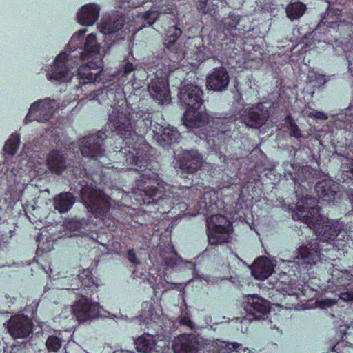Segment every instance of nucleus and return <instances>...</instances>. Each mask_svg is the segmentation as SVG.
Returning <instances> with one entry per match:
<instances>
[{
  "label": "nucleus",
  "mask_w": 353,
  "mask_h": 353,
  "mask_svg": "<svg viewBox=\"0 0 353 353\" xmlns=\"http://www.w3.org/2000/svg\"><path fill=\"white\" fill-rule=\"evenodd\" d=\"M284 121L286 124L288 129L290 131V134L291 137H295L296 139H299L302 137L301 130L299 126L296 124L293 117L291 114H288L285 119Z\"/></svg>",
  "instance_id": "obj_33"
},
{
  "label": "nucleus",
  "mask_w": 353,
  "mask_h": 353,
  "mask_svg": "<svg viewBox=\"0 0 353 353\" xmlns=\"http://www.w3.org/2000/svg\"><path fill=\"white\" fill-rule=\"evenodd\" d=\"M156 334H157L156 332ZM155 333L145 334L135 340V345L139 352L149 353L156 347Z\"/></svg>",
  "instance_id": "obj_28"
},
{
  "label": "nucleus",
  "mask_w": 353,
  "mask_h": 353,
  "mask_svg": "<svg viewBox=\"0 0 353 353\" xmlns=\"http://www.w3.org/2000/svg\"><path fill=\"white\" fill-rule=\"evenodd\" d=\"M178 190L176 194L179 196L188 201H194L201 194V191L199 192V190L192 184L190 186H182Z\"/></svg>",
  "instance_id": "obj_32"
},
{
  "label": "nucleus",
  "mask_w": 353,
  "mask_h": 353,
  "mask_svg": "<svg viewBox=\"0 0 353 353\" xmlns=\"http://www.w3.org/2000/svg\"><path fill=\"white\" fill-rule=\"evenodd\" d=\"M252 274L257 279H265L272 272L273 267L271 262L264 257L258 258L253 263Z\"/></svg>",
  "instance_id": "obj_27"
},
{
  "label": "nucleus",
  "mask_w": 353,
  "mask_h": 353,
  "mask_svg": "<svg viewBox=\"0 0 353 353\" xmlns=\"http://www.w3.org/2000/svg\"><path fill=\"white\" fill-rule=\"evenodd\" d=\"M127 256H128V260L130 262L136 263V264L139 263V261L137 260L136 254L133 249H130L128 250Z\"/></svg>",
  "instance_id": "obj_44"
},
{
  "label": "nucleus",
  "mask_w": 353,
  "mask_h": 353,
  "mask_svg": "<svg viewBox=\"0 0 353 353\" xmlns=\"http://www.w3.org/2000/svg\"><path fill=\"white\" fill-rule=\"evenodd\" d=\"M236 187L231 192L234 194V197L236 195L239 196L236 205V206L240 205V208H243V206L248 207L247 202H252L254 197L259 194L258 188L256 186V182L254 181H248L243 183L240 188L239 194L234 192L235 189H239L237 185Z\"/></svg>",
  "instance_id": "obj_22"
},
{
  "label": "nucleus",
  "mask_w": 353,
  "mask_h": 353,
  "mask_svg": "<svg viewBox=\"0 0 353 353\" xmlns=\"http://www.w3.org/2000/svg\"><path fill=\"white\" fill-rule=\"evenodd\" d=\"M33 321L24 314L12 316L8 321V331L15 339L28 337L33 331Z\"/></svg>",
  "instance_id": "obj_12"
},
{
  "label": "nucleus",
  "mask_w": 353,
  "mask_h": 353,
  "mask_svg": "<svg viewBox=\"0 0 353 353\" xmlns=\"http://www.w3.org/2000/svg\"><path fill=\"white\" fill-rule=\"evenodd\" d=\"M52 248H53V245H52V243H50V241L47 242V245L46 247H44L43 243L39 242L37 250H38V252L41 251L42 252H50V250H52Z\"/></svg>",
  "instance_id": "obj_42"
},
{
  "label": "nucleus",
  "mask_w": 353,
  "mask_h": 353,
  "mask_svg": "<svg viewBox=\"0 0 353 353\" xmlns=\"http://www.w3.org/2000/svg\"><path fill=\"white\" fill-rule=\"evenodd\" d=\"M125 17L123 14H112L108 19H103L99 25L100 32L105 36V39H112V42L124 39L125 31L123 27Z\"/></svg>",
  "instance_id": "obj_9"
},
{
  "label": "nucleus",
  "mask_w": 353,
  "mask_h": 353,
  "mask_svg": "<svg viewBox=\"0 0 353 353\" xmlns=\"http://www.w3.org/2000/svg\"><path fill=\"white\" fill-rule=\"evenodd\" d=\"M276 284L285 293L290 296H294L296 299H299L301 296H305V285L299 281L293 280L285 274L280 276Z\"/></svg>",
  "instance_id": "obj_20"
},
{
  "label": "nucleus",
  "mask_w": 353,
  "mask_h": 353,
  "mask_svg": "<svg viewBox=\"0 0 353 353\" xmlns=\"http://www.w3.org/2000/svg\"><path fill=\"white\" fill-rule=\"evenodd\" d=\"M76 201L74 194L70 192H64L57 195L53 199V205L59 213L68 212Z\"/></svg>",
  "instance_id": "obj_26"
},
{
  "label": "nucleus",
  "mask_w": 353,
  "mask_h": 353,
  "mask_svg": "<svg viewBox=\"0 0 353 353\" xmlns=\"http://www.w3.org/2000/svg\"><path fill=\"white\" fill-rule=\"evenodd\" d=\"M345 172L343 173V180L345 181V176H347L348 179H350V180H353V168L351 169L350 170V172H345Z\"/></svg>",
  "instance_id": "obj_49"
},
{
  "label": "nucleus",
  "mask_w": 353,
  "mask_h": 353,
  "mask_svg": "<svg viewBox=\"0 0 353 353\" xmlns=\"http://www.w3.org/2000/svg\"><path fill=\"white\" fill-rule=\"evenodd\" d=\"M207 235L209 245H219L228 243L232 230L228 219L221 214H211L207 219Z\"/></svg>",
  "instance_id": "obj_8"
},
{
  "label": "nucleus",
  "mask_w": 353,
  "mask_h": 353,
  "mask_svg": "<svg viewBox=\"0 0 353 353\" xmlns=\"http://www.w3.org/2000/svg\"><path fill=\"white\" fill-rule=\"evenodd\" d=\"M20 135L14 132L6 141L3 147L4 152L9 155H14L17 153L20 144Z\"/></svg>",
  "instance_id": "obj_31"
},
{
  "label": "nucleus",
  "mask_w": 353,
  "mask_h": 353,
  "mask_svg": "<svg viewBox=\"0 0 353 353\" xmlns=\"http://www.w3.org/2000/svg\"><path fill=\"white\" fill-rule=\"evenodd\" d=\"M113 94V91H112V90H108V91H107V94Z\"/></svg>",
  "instance_id": "obj_52"
},
{
  "label": "nucleus",
  "mask_w": 353,
  "mask_h": 353,
  "mask_svg": "<svg viewBox=\"0 0 353 353\" xmlns=\"http://www.w3.org/2000/svg\"><path fill=\"white\" fill-rule=\"evenodd\" d=\"M212 136L218 139H224L230 132V125L225 118H217L213 120Z\"/></svg>",
  "instance_id": "obj_29"
},
{
  "label": "nucleus",
  "mask_w": 353,
  "mask_h": 353,
  "mask_svg": "<svg viewBox=\"0 0 353 353\" xmlns=\"http://www.w3.org/2000/svg\"><path fill=\"white\" fill-rule=\"evenodd\" d=\"M236 185H232L221 188L219 190H209L205 191L198 201V206L203 214H210L214 211L223 210L225 203L234 199V194L232 193Z\"/></svg>",
  "instance_id": "obj_7"
},
{
  "label": "nucleus",
  "mask_w": 353,
  "mask_h": 353,
  "mask_svg": "<svg viewBox=\"0 0 353 353\" xmlns=\"http://www.w3.org/2000/svg\"><path fill=\"white\" fill-rule=\"evenodd\" d=\"M269 118V111L261 102L246 108L241 114L243 122L252 128H259L265 124Z\"/></svg>",
  "instance_id": "obj_11"
},
{
  "label": "nucleus",
  "mask_w": 353,
  "mask_h": 353,
  "mask_svg": "<svg viewBox=\"0 0 353 353\" xmlns=\"http://www.w3.org/2000/svg\"><path fill=\"white\" fill-rule=\"evenodd\" d=\"M306 5L302 2H290L285 8L286 16L291 21L300 19L306 11Z\"/></svg>",
  "instance_id": "obj_30"
},
{
  "label": "nucleus",
  "mask_w": 353,
  "mask_h": 353,
  "mask_svg": "<svg viewBox=\"0 0 353 353\" xmlns=\"http://www.w3.org/2000/svg\"><path fill=\"white\" fill-rule=\"evenodd\" d=\"M75 286L71 285L72 290H79L77 293L80 296L72 305V313L79 323H83L89 319L99 316V304L91 302L88 296H92L97 292L99 285L92 276V272L83 270L78 276L73 279Z\"/></svg>",
  "instance_id": "obj_5"
},
{
  "label": "nucleus",
  "mask_w": 353,
  "mask_h": 353,
  "mask_svg": "<svg viewBox=\"0 0 353 353\" xmlns=\"http://www.w3.org/2000/svg\"><path fill=\"white\" fill-rule=\"evenodd\" d=\"M203 97V91L196 85L183 82L179 88V102L186 108L182 120L187 128H199L208 123Z\"/></svg>",
  "instance_id": "obj_4"
},
{
  "label": "nucleus",
  "mask_w": 353,
  "mask_h": 353,
  "mask_svg": "<svg viewBox=\"0 0 353 353\" xmlns=\"http://www.w3.org/2000/svg\"><path fill=\"white\" fill-rule=\"evenodd\" d=\"M100 8L97 4L88 3L80 9L77 14V21L83 26L94 24L99 17Z\"/></svg>",
  "instance_id": "obj_23"
},
{
  "label": "nucleus",
  "mask_w": 353,
  "mask_h": 353,
  "mask_svg": "<svg viewBox=\"0 0 353 353\" xmlns=\"http://www.w3.org/2000/svg\"><path fill=\"white\" fill-rule=\"evenodd\" d=\"M68 165L66 170H68L75 179L86 176L94 184L101 183L103 181V174L102 171L100 170V172H99L98 170L92 171L90 169L88 170L85 168V164L83 163L82 159L79 156L77 157H75L74 159H70L68 163Z\"/></svg>",
  "instance_id": "obj_15"
},
{
  "label": "nucleus",
  "mask_w": 353,
  "mask_h": 353,
  "mask_svg": "<svg viewBox=\"0 0 353 353\" xmlns=\"http://www.w3.org/2000/svg\"><path fill=\"white\" fill-rule=\"evenodd\" d=\"M136 70V66L133 65L130 61L125 62L121 67V72H122V76L127 79L130 77H134V74H133L131 76V74Z\"/></svg>",
  "instance_id": "obj_38"
},
{
  "label": "nucleus",
  "mask_w": 353,
  "mask_h": 353,
  "mask_svg": "<svg viewBox=\"0 0 353 353\" xmlns=\"http://www.w3.org/2000/svg\"><path fill=\"white\" fill-rule=\"evenodd\" d=\"M229 75L223 67L215 68L206 79V86L210 90L221 92L227 88L229 83Z\"/></svg>",
  "instance_id": "obj_19"
},
{
  "label": "nucleus",
  "mask_w": 353,
  "mask_h": 353,
  "mask_svg": "<svg viewBox=\"0 0 353 353\" xmlns=\"http://www.w3.org/2000/svg\"><path fill=\"white\" fill-rule=\"evenodd\" d=\"M148 89L151 97L159 103H163L170 100V94L167 75L152 79Z\"/></svg>",
  "instance_id": "obj_17"
},
{
  "label": "nucleus",
  "mask_w": 353,
  "mask_h": 353,
  "mask_svg": "<svg viewBox=\"0 0 353 353\" xmlns=\"http://www.w3.org/2000/svg\"><path fill=\"white\" fill-rule=\"evenodd\" d=\"M314 188L319 199L328 202L334 199L338 185L332 179H325L319 181Z\"/></svg>",
  "instance_id": "obj_24"
},
{
  "label": "nucleus",
  "mask_w": 353,
  "mask_h": 353,
  "mask_svg": "<svg viewBox=\"0 0 353 353\" xmlns=\"http://www.w3.org/2000/svg\"><path fill=\"white\" fill-rule=\"evenodd\" d=\"M169 256H165V254L161 251L160 256L163 258V264L167 270L173 269L178 262L176 252L172 250L168 253Z\"/></svg>",
  "instance_id": "obj_35"
},
{
  "label": "nucleus",
  "mask_w": 353,
  "mask_h": 353,
  "mask_svg": "<svg viewBox=\"0 0 353 353\" xmlns=\"http://www.w3.org/2000/svg\"><path fill=\"white\" fill-rule=\"evenodd\" d=\"M62 346V339L54 335H50L46 341L48 352H57Z\"/></svg>",
  "instance_id": "obj_34"
},
{
  "label": "nucleus",
  "mask_w": 353,
  "mask_h": 353,
  "mask_svg": "<svg viewBox=\"0 0 353 353\" xmlns=\"http://www.w3.org/2000/svg\"><path fill=\"white\" fill-rule=\"evenodd\" d=\"M244 309L252 319H263L270 310V303L263 298L250 294L245 296Z\"/></svg>",
  "instance_id": "obj_14"
},
{
  "label": "nucleus",
  "mask_w": 353,
  "mask_h": 353,
  "mask_svg": "<svg viewBox=\"0 0 353 353\" xmlns=\"http://www.w3.org/2000/svg\"><path fill=\"white\" fill-rule=\"evenodd\" d=\"M341 299L345 301H353V291L342 293L341 294Z\"/></svg>",
  "instance_id": "obj_47"
},
{
  "label": "nucleus",
  "mask_w": 353,
  "mask_h": 353,
  "mask_svg": "<svg viewBox=\"0 0 353 353\" xmlns=\"http://www.w3.org/2000/svg\"><path fill=\"white\" fill-rule=\"evenodd\" d=\"M239 23V17L238 16H230L228 18L225 19L224 25L229 30H239L238 25Z\"/></svg>",
  "instance_id": "obj_37"
},
{
  "label": "nucleus",
  "mask_w": 353,
  "mask_h": 353,
  "mask_svg": "<svg viewBox=\"0 0 353 353\" xmlns=\"http://www.w3.org/2000/svg\"><path fill=\"white\" fill-rule=\"evenodd\" d=\"M203 159L197 150H183L176 157V165L183 174H194L203 165Z\"/></svg>",
  "instance_id": "obj_10"
},
{
  "label": "nucleus",
  "mask_w": 353,
  "mask_h": 353,
  "mask_svg": "<svg viewBox=\"0 0 353 353\" xmlns=\"http://www.w3.org/2000/svg\"><path fill=\"white\" fill-rule=\"evenodd\" d=\"M78 183L82 203L96 218L103 220L110 230H114L118 221L107 217L110 205L109 197L103 191L96 189L94 184L87 180H80Z\"/></svg>",
  "instance_id": "obj_6"
},
{
  "label": "nucleus",
  "mask_w": 353,
  "mask_h": 353,
  "mask_svg": "<svg viewBox=\"0 0 353 353\" xmlns=\"http://www.w3.org/2000/svg\"><path fill=\"white\" fill-rule=\"evenodd\" d=\"M130 6L137 8L145 3V0H125Z\"/></svg>",
  "instance_id": "obj_46"
},
{
  "label": "nucleus",
  "mask_w": 353,
  "mask_h": 353,
  "mask_svg": "<svg viewBox=\"0 0 353 353\" xmlns=\"http://www.w3.org/2000/svg\"><path fill=\"white\" fill-rule=\"evenodd\" d=\"M134 221H135V222H137V223H140L141 225L144 224L143 223H142V222L139 221V220H134Z\"/></svg>",
  "instance_id": "obj_53"
},
{
  "label": "nucleus",
  "mask_w": 353,
  "mask_h": 353,
  "mask_svg": "<svg viewBox=\"0 0 353 353\" xmlns=\"http://www.w3.org/2000/svg\"><path fill=\"white\" fill-rule=\"evenodd\" d=\"M208 0H197L196 8L199 10L204 12L206 8Z\"/></svg>",
  "instance_id": "obj_48"
},
{
  "label": "nucleus",
  "mask_w": 353,
  "mask_h": 353,
  "mask_svg": "<svg viewBox=\"0 0 353 353\" xmlns=\"http://www.w3.org/2000/svg\"><path fill=\"white\" fill-rule=\"evenodd\" d=\"M240 344L221 341L216 353H236V350Z\"/></svg>",
  "instance_id": "obj_36"
},
{
  "label": "nucleus",
  "mask_w": 353,
  "mask_h": 353,
  "mask_svg": "<svg viewBox=\"0 0 353 353\" xmlns=\"http://www.w3.org/2000/svg\"><path fill=\"white\" fill-rule=\"evenodd\" d=\"M349 111L353 115V101L350 105Z\"/></svg>",
  "instance_id": "obj_51"
},
{
  "label": "nucleus",
  "mask_w": 353,
  "mask_h": 353,
  "mask_svg": "<svg viewBox=\"0 0 353 353\" xmlns=\"http://www.w3.org/2000/svg\"><path fill=\"white\" fill-rule=\"evenodd\" d=\"M46 165L50 172L55 174H61L68 168L66 157L60 150H52L48 154Z\"/></svg>",
  "instance_id": "obj_21"
},
{
  "label": "nucleus",
  "mask_w": 353,
  "mask_h": 353,
  "mask_svg": "<svg viewBox=\"0 0 353 353\" xmlns=\"http://www.w3.org/2000/svg\"><path fill=\"white\" fill-rule=\"evenodd\" d=\"M86 30H80L74 34L67 46L66 51L60 53L54 61L50 72L47 74L48 80L65 82L70 79V72L82 61L89 59L85 64H81L77 68V76L80 85L99 81L102 72V59L100 57L101 46L93 33L88 34L84 43L83 49L74 43L83 39Z\"/></svg>",
  "instance_id": "obj_3"
},
{
  "label": "nucleus",
  "mask_w": 353,
  "mask_h": 353,
  "mask_svg": "<svg viewBox=\"0 0 353 353\" xmlns=\"http://www.w3.org/2000/svg\"><path fill=\"white\" fill-rule=\"evenodd\" d=\"M293 180H294V182L295 183V185H297L298 184V188H299L300 186H302L303 185V183L305 182V180L303 179H296V177L293 178Z\"/></svg>",
  "instance_id": "obj_50"
},
{
  "label": "nucleus",
  "mask_w": 353,
  "mask_h": 353,
  "mask_svg": "<svg viewBox=\"0 0 353 353\" xmlns=\"http://www.w3.org/2000/svg\"><path fill=\"white\" fill-rule=\"evenodd\" d=\"M332 301L330 299H327L325 301V302H331Z\"/></svg>",
  "instance_id": "obj_54"
},
{
  "label": "nucleus",
  "mask_w": 353,
  "mask_h": 353,
  "mask_svg": "<svg viewBox=\"0 0 353 353\" xmlns=\"http://www.w3.org/2000/svg\"><path fill=\"white\" fill-rule=\"evenodd\" d=\"M143 18L144 19L145 21H147L149 26H152L155 23L156 20L157 19L158 13L156 11L150 10L146 11L143 14Z\"/></svg>",
  "instance_id": "obj_39"
},
{
  "label": "nucleus",
  "mask_w": 353,
  "mask_h": 353,
  "mask_svg": "<svg viewBox=\"0 0 353 353\" xmlns=\"http://www.w3.org/2000/svg\"><path fill=\"white\" fill-rule=\"evenodd\" d=\"M179 323L182 325H187L190 327H192L193 326L192 321L187 316H181L179 319Z\"/></svg>",
  "instance_id": "obj_45"
},
{
  "label": "nucleus",
  "mask_w": 353,
  "mask_h": 353,
  "mask_svg": "<svg viewBox=\"0 0 353 353\" xmlns=\"http://www.w3.org/2000/svg\"><path fill=\"white\" fill-rule=\"evenodd\" d=\"M52 101L50 99H46L33 103L25 117V123H28L33 121L45 122L50 120L54 113Z\"/></svg>",
  "instance_id": "obj_13"
},
{
  "label": "nucleus",
  "mask_w": 353,
  "mask_h": 353,
  "mask_svg": "<svg viewBox=\"0 0 353 353\" xmlns=\"http://www.w3.org/2000/svg\"><path fill=\"white\" fill-rule=\"evenodd\" d=\"M108 121L110 129L118 135L114 151L111 152V157L118 161L112 162L107 155L104 148L105 134L101 131L80 140L81 154L90 157L94 164L101 167L114 168L113 164L116 163L122 165L123 170L139 172L132 194L141 210L146 214L169 212L175 204L174 197L157 188L159 174L149 167L150 156L145 150L147 146L144 137L149 132L153 134L156 123L152 119V114L139 109L133 110L128 105L120 106L110 113Z\"/></svg>",
  "instance_id": "obj_1"
},
{
  "label": "nucleus",
  "mask_w": 353,
  "mask_h": 353,
  "mask_svg": "<svg viewBox=\"0 0 353 353\" xmlns=\"http://www.w3.org/2000/svg\"><path fill=\"white\" fill-rule=\"evenodd\" d=\"M295 192H296V194H297V196H300L298 194V190H296L295 191Z\"/></svg>",
  "instance_id": "obj_55"
},
{
  "label": "nucleus",
  "mask_w": 353,
  "mask_h": 353,
  "mask_svg": "<svg viewBox=\"0 0 353 353\" xmlns=\"http://www.w3.org/2000/svg\"><path fill=\"white\" fill-rule=\"evenodd\" d=\"M308 117L321 120H327L328 119V117L325 113L315 110H312V111L309 113Z\"/></svg>",
  "instance_id": "obj_41"
},
{
  "label": "nucleus",
  "mask_w": 353,
  "mask_h": 353,
  "mask_svg": "<svg viewBox=\"0 0 353 353\" xmlns=\"http://www.w3.org/2000/svg\"><path fill=\"white\" fill-rule=\"evenodd\" d=\"M199 343L194 334H182L175 337L172 349L174 353H197Z\"/></svg>",
  "instance_id": "obj_18"
},
{
  "label": "nucleus",
  "mask_w": 353,
  "mask_h": 353,
  "mask_svg": "<svg viewBox=\"0 0 353 353\" xmlns=\"http://www.w3.org/2000/svg\"><path fill=\"white\" fill-rule=\"evenodd\" d=\"M299 219L313 228L318 236L296 250V263L305 270H309L319 261H335L336 253L345 252L349 241L347 232L342 223L337 220L325 219L320 214L319 207L296 205Z\"/></svg>",
  "instance_id": "obj_2"
},
{
  "label": "nucleus",
  "mask_w": 353,
  "mask_h": 353,
  "mask_svg": "<svg viewBox=\"0 0 353 353\" xmlns=\"http://www.w3.org/2000/svg\"><path fill=\"white\" fill-rule=\"evenodd\" d=\"M346 59L348 62V68L353 75V50L346 53Z\"/></svg>",
  "instance_id": "obj_43"
},
{
  "label": "nucleus",
  "mask_w": 353,
  "mask_h": 353,
  "mask_svg": "<svg viewBox=\"0 0 353 353\" xmlns=\"http://www.w3.org/2000/svg\"><path fill=\"white\" fill-rule=\"evenodd\" d=\"M344 341L341 343H338L335 346L334 349L339 350L338 353H353V345H346L343 346Z\"/></svg>",
  "instance_id": "obj_40"
},
{
  "label": "nucleus",
  "mask_w": 353,
  "mask_h": 353,
  "mask_svg": "<svg viewBox=\"0 0 353 353\" xmlns=\"http://www.w3.org/2000/svg\"><path fill=\"white\" fill-rule=\"evenodd\" d=\"M152 136L156 139L157 143L163 147L176 143L181 138V134L176 128L165 127L158 123L154 125Z\"/></svg>",
  "instance_id": "obj_16"
},
{
  "label": "nucleus",
  "mask_w": 353,
  "mask_h": 353,
  "mask_svg": "<svg viewBox=\"0 0 353 353\" xmlns=\"http://www.w3.org/2000/svg\"><path fill=\"white\" fill-rule=\"evenodd\" d=\"M182 34L181 28L176 26L170 27L167 31L166 37L164 39L163 45L170 52L177 54V58L182 59L184 57L183 53L179 52L180 48L176 44V41Z\"/></svg>",
  "instance_id": "obj_25"
}]
</instances>
